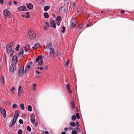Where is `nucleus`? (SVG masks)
I'll return each mask as SVG.
<instances>
[{"label": "nucleus", "instance_id": "1", "mask_svg": "<svg viewBox=\"0 0 134 134\" xmlns=\"http://www.w3.org/2000/svg\"><path fill=\"white\" fill-rule=\"evenodd\" d=\"M19 113V110H16L12 121H11L10 122V124L9 125V127H11L13 125L15 124L17 119L18 117Z\"/></svg>", "mask_w": 134, "mask_h": 134}, {"label": "nucleus", "instance_id": "2", "mask_svg": "<svg viewBox=\"0 0 134 134\" xmlns=\"http://www.w3.org/2000/svg\"><path fill=\"white\" fill-rule=\"evenodd\" d=\"M6 52L10 56H12L14 53V51L12 50V47L9 44H8L7 46Z\"/></svg>", "mask_w": 134, "mask_h": 134}, {"label": "nucleus", "instance_id": "3", "mask_svg": "<svg viewBox=\"0 0 134 134\" xmlns=\"http://www.w3.org/2000/svg\"><path fill=\"white\" fill-rule=\"evenodd\" d=\"M42 58V55H40L38 56L36 59V63H37V64L38 66L41 65L43 64Z\"/></svg>", "mask_w": 134, "mask_h": 134}, {"label": "nucleus", "instance_id": "4", "mask_svg": "<svg viewBox=\"0 0 134 134\" xmlns=\"http://www.w3.org/2000/svg\"><path fill=\"white\" fill-rule=\"evenodd\" d=\"M28 32L29 36L31 39H33L35 37L36 34L33 31L28 30Z\"/></svg>", "mask_w": 134, "mask_h": 134}, {"label": "nucleus", "instance_id": "5", "mask_svg": "<svg viewBox=\"0 0 134 134\" xmlns=\"http://www.w3.org/2000/svg\"><path fill=\"white\" fill-rule=\"evenodd\" d=\"M17 60V58L16 56L14 55L12 58L13 63L12 65V67H15L18 66L16 64Z\"/></svg>", "mask_w": 134, "mask_h": 134}, {"label": "nucleus", "instance_id": "6", "mask_svg": "<svg viewBox=\"0 0 134 134\" xmlns=\"http://www.w3.org/2000/svg\"><path fill=\"white\" fill-rule=\"evenodd\" d=\"M26 68L24 70V68H20L18 70V75L19 76H22L24 74V71H25Z\"/></svg>", "mask_w": 134, "mask_h": 134}, {"label": "nucleus", "instance_id": "7", "mask_svg": "<svg viewBox=\"0 0 134 134\" xmlns=\"http://www.w3.org/2000/svg\"><path fill=\"white\" fill-rule=\"evenodd\" d=\"M3 14L4 16H10L11 15L10 12L7 9H5L3 11Z\"/></svg>", "mask_w": 134, "mask_h": 134}, {"label": "nucleus", "instance_id": "8", "mask_svg": "<svg viewBox=\"0 0 134 134\" xmlns=\"http://www.w3.org/2000/svg\"><path fill=\"white\" fill-rule=\"evenodd\" d=\"M54 53V48H52L50 50L49 53L48 54V56L52 57L53 56Z\"/></svg>", "mask_w": 134, "mask_h": 134}, {"label": "nucleus", "instance_id": "9", "mask_svg": "<svg viewBox=\"0 0 134 134\" xmlns=\"http://www.w3.org/2000/svg\"><path fill=\"white\" fill-rule=\"evenodd\" d=\"M0 110L1 113L4 118L6 117V111L5 109L3 108L0 107Z\"/></svg>", "mask_w": 134, "mask_h": 134}, {"label": "nucleus", "instance_id": "10", "mask_svg": "<svg viewBox=\"0 0 134 134\" xmlns=\"http://www.w3.org/2000/svg\"><path fill=\"white\" fill-rule=\"evenodd\" d=\"M18 94L20 95L22 93L23 90V88L20 85L18 88Z\"/></svg>", "mask_w": 134, "mask_h": 134}, {"label": "nucleus", "instance_id": "11", "mask_svg": "<svg viewBox=\"0 0 134 134\" xmlns=\"http://www.w3.org/2000/svg\"><path fill=\"white\" fill-rule=\"evenodd\" d=\"M18 10L19 11H25L26 10V8L25 6H21L19 7L18 8Z\"/></svg>", "mask_w": 134, "mask_h": 134}, {"label": "nucleus", "instance_id": "12", "mask_svg": "<svg viewBox=\"0 0 134 134\" xmlns=\"http://www.w3.org/2000/svg\"><path fill=\"white\" fill-rule=\"evenodd\" d=\"M50 25L51 27H53L54 28H56V25L54 20H52L51 21Z\"/></svg>", "mask_w": 134, "mask_h": 134}, {"label": "nucleus", "instance_id": "13", "mask_svg": "<svg viewBox=\"0 0 134 134\" xmlns=\"http://www.w3.org/2000/svg\"><path fill=\"white\" fill-rule=\"evenodd\" d=\"M31 121L32 123H34L35 122V116L34 114H32L30 116Z\"/></svg>", "mask_w": 134, "mask_h": 134}, {"label": "nucleus", "instance_id": "14", "mask_svg": "<svg viewBox=\"0 0 134 134\" xmlns=\"http://www.w3.org/2000/svg\"><path fill=\"white\" fill-rule=\"evenodd\" d=\"M70 86L69 85V84H68L66 86V89L67 91L70 93H71L72 92V91L70 89Z\"/></svg>", "mask_w": 134, "mask_h": 134}, {"label": "nucleus", "instance_id": "15", "mask_svg": "<svg viewBox=\"0 0 134 134\" xmlns=\"http://www.w3.org/2000/svg\"><path fill=\"white\" fill-rule=\"evenodd\" d=\"M40 44L39 43H37L35 44L33 47V48L34 49H35L38 48L40 46Z\"/></svg>", "mask_w": 134, "mask_h": 134}, {"label": "nucleus", "instance_id": "16", "mask_svg": "<svg viewBox=\"0 0 134 134\" xmlns=\"http://www.w3.org/2000/svg\"><path fill=\"white\" fill-rule=\"evenodd\" d=\"M76 22L75 21H74L71 24L70 26V28H71L72 29L73 28H74L75 26L76 25Z\"/></svg>", "mask_w": 134, "mask_h": 134}, {"label": "nucleus", "instance_id": "17", "mask_svg": "<svg viewBox=\"0 0 134 134\" xmlns=\"http://www.w3.org/2000/svg\"><path fill=\"white\" fill-rule=\"evenodd\" d=\"M26 47L25 49V51H27L30 49V46L28 44H26L25 46Z\"/></svg>", "mask_w": 134, "mask_h": 134}, {"label": "nucleus", "instance_id": "18", "mask_svg": "<svg viewBox=\"0 0 134 134\" xmlns=\"http://www.w3.org/2000/svg\"><path fill=\"white\" fill-rule=\"evenodd\" d=\"M52 45L51 43H48L46 47L48 49H51L53 48H52Z\"/></svg>", "mask_w": 134, "mask_h": 134}, {"label": "nucleus", "instance_id": "19", "mask_svg": "<svg viewBox=\"0 0 134 134\" xmlns=\"http://www.w3.org/2000/svg\"><path fill=\"white\" fill-rule=\"evenodd\" d=\"M27 7L29 9H31L33 8V5L32 4L30 3L27 5Z\"/></svg>", "mask_w": 134, "mask_h": 134}, {"label": "nucleus", "instance_id": "20", "mask_svg": "<svg viewBox=\"0 0 134 134\" xmlns=\"http://www.w3.org/2000/svg\"><path fill=\"white\" fill-rule=\"evenodd\" d=\"M71 108L72 109H74L75 108V104L74 101H72L71 103Z\"/></svg>", "mask_w": 134, "mask_h": 134}, {"label": "nucleus", "instance_id": "21", "mask_svg": "<svg viewBox=\"0 0 134 134\" xmlns=\"http://www.w3.org/2000/svg\"><path fill=\"white\" fill-rule=\"evenodd\" d=\"M24 53L23 49V48H21L20 50V53L19 54V55H22Z\"/></svg>", "mask_w": 134, "mask_h": 134}, {"label": "nucleus", "instance_id": "22", "mask_svg": "<svg viewBox=\"0 0 134 134\" xmlns=\"http://www.w3.org/2000/svg\"><path fill=\"white\" fill-rule=\"evenodd\" d=\"M65 27L64 26H63L61 30V31L62 33H64L65 32Z\"/></svg>", "mask_w": 134, "mask_h": 134}, {"label": "nucleus", "instance_id": "23", "mask_svg": "<svg viewBox=\"0 0 134 134\" xmlns=\"http://www.w3.org/2000/svg\"><path fill=\"white\" fill-rule=\"evenodd\" d=\"M44 17L46 18H48L49 17L48 14L47 12H45L43 14Z\"/></svg>", "mask_w": 134, "mask_h": 134}, {"label": "nucleus", "instance_id": "24", "mask_svg": "<svg viewBox=\"0 0 134 134\" xmlns=\"http://www.w3.org/2000/svg\"><path fill=\"white\" fill-rule=\"evenodd\" d=\"M32 64V62H29L27 64L26 67H31Z\"/></svg>", "mask_w": 134, "mask_h": 134}, {"label": "nucleus", "instance_id": "25", "mask_svg": "<svg viewBox=\"0 0 134 134\" xmlns=\"http://www.w3.org/2000/svg\"><path fill=\"white\" fill-rule=\"evenodd\" d=\"M49 8V7L48 6H44V11H47Z\"/></svg>", "mask_w": 134, "mask_h": 134}, {"label": "nucleus", "instance_id": "26", "mask_svg": "<svg viewBox=\"0 0 134 134\" xmlns=\"http://www.w3.org/2000/svg\"><path fill=\"white\" fill-rule=\"evenodd\" d=\"M70 125L73 127H75L76 125V124L74 122H71L70 123Z\"/></svg>", "mask_w": 134, "mask_h": 134}, {"label": "nucleus", "instance_id": "27", "mask_svg": "<svg viewBox=\"0 0 134 134\" xmlns=\"http://www.w3.org/2000/svg\"><path fill=\"white\" fill-rule=\"evenodd\" d=\"M20 107L21 109L23 110H24L25 109L24 105L23 104H21L20 105Z\"/></svg>", "mask_w": 134, "mask_h": 134}, {"label": "nucleus", "instance_id": "28", "mask_svg": "<svg viewBox=\"0 0 134 134\" xmlns=\"http://www.w3.org/2000/svg\"><path fill=\"white\" fill-rule=\"evenodd\" d=\"M27 110L29 111H32V107L31 105H29L27 107Z\"/></svg>", "mask_w": 134, "mask_h": 134}, {"label": "nucleus", "instance_id": "29", "mask_svg": "<svg viewBox=\"0 0 134 134\" xmlns=\"http://www.w3.org/2000/svg\"><path fill=\"white\" fill-rule=\"evenodd\" d=\"M56 21H61V17L60 16H58L56 18Z\"/></svg>", "mask_w": 134, "mask_h": 134}, {"label": "nucleus", "instance_id": "30", "mask_svg": "<svg viewBox=\"0 0 134 134\" xmlns=\"http://www.w3.org/2000/svg\"><path fill=\"white\" fill-rule=\"evenodd\" d=\"M74 131H76L77 132H79L80 131V130L79 127H76L74 129Z\"/></svg>", "mask_w": 134, "mask_h": 134}, {"label": "nucleus", "instance_id": "31", "mask_svg": "<svg viewBox=\"0 0 134 134\" xmlns=\"http://www.w3.org/2000/svg\"><path fill=\"white\" fill-rule=\"evenodd\" d=\"M0 80L2 83H4L5 82L4 78L3 77H1Z\"/></svg>", "mask_w": 134, "mask_h": 134}, {"label": "nucleus", "instance_id": "32", "mask_svg": "<svg viewBox=\"0 0 134 134\" xmlns=\"http://www.w3.org/2000/svg\"><path fill=\"white\" fill-rule=\"evenodd\" d=\"M10 71L12 72H13L14 71H15L16 69V68H15L14 69V68H10Z\"/></svg>", "mask_w": 134, "mask_h": 134}, {"label": "nucleus", "instance_id": "33", "mask_svg": "<svg viewBox=\"0 0 134 134\" xmlns=\"http://www.w3.org/2000/svg\"><path fill=\"white\" fill-rule=\"evenodd\" d=\"M76 118V117L75 115H74L72 116L71 117V119L72 121H74Z\"/></svg>", "mask_w": 134, "mask_h": 134}, {"label": "nucleus", "instance_id": "34", "mask_svg": "<svg viewBox=\"0 0 134 134\" xmlns=\"http://www.w3.org/2000/svg\"><path fill=\"white\" fill-rule=\"evenodd\" d=\"M36 85L35 84H33L32 89L33 91L35 90L36 89Z\"/></svg>", "mask_w": 134, "mask_h": 134}, {"label": "nucleus", "instance_id": "35", "mask_svg": "<svg viewBox=\"0 0 134 134\" xmlns=\"http://www.w3.org/2000/svg\"><path fill=\"white\" fill-rule=\"evenodd\" d=\"M27 129L29 132H30L31 131V129L29 126H27Z\"/></svg>", "mask_w": 134, "mask_h": 134}, {"label": "nucleus", "instance_id": "36", "mask_svg": "<svg viewBox=\"0 0 134 134\" xmlns=\"http://www.w3.org/2000/svg\"><path fill=\"white\" fill-rule=\"evenodd\" d=\"M76 115L77 118L78 119H79L80 118L79 114V113H77L76 114Z\"/></svg>", "mask_w": 134, "mask_h": 134}, {"label": "nucleus", "instance_id": "37", "mask_svg": "<svg viewBox=\"0 0 134 134\" xmlns=\"http://www.w3.org/2000/svg\"><path fill=\"white\" fill-rule=\"evenodd\" d=\"M22 132L21 129H19L18 131V134H22Z\"/></svg>", "mask_w": 134, "mask_h": 134}, {"label": "nucleus", "instance_id": "38", "mask_svg": "<svg viewBox=\"0 0 134 134\" xmlns=\"http://www.w3.org/2000/svg\"><path fill=\"white\" fill-rule=\"evenodd\" d=\"M83 10L82 8H80L78 9L77 11L78 12H80L82 11Z\"/></svg>", "mask_w": 134, "mask_h": 134}, {"label": "nucleus", "instance_id": "39", "mask_svg": "<svg viewBox=\"0 0 134 134\" xmlns=\"http://www.w3.org/2000/svg\"><path fill=\"white\" fill-rule=\"evenodd\" d=\"M20 47L19 45V44H18L17 45L16 47L15 48V49L17 51H18L19 50V48Z\"/></svg>", "mask_w": 134, "mask_h": 134}, {"label": "nucleus", "instance_id": "40", "mask_svg": "<svg viewBox=\"0 0 134 134\" xmlns=\"http://www.w3.org/2000/svg\"><path fill=\"white\" fill-rule=\"evenodd\" d=\"M15 90V88L14 87H13L12 88L10 89V90L13 93H14V91Z\"/></svg>", "mask_w": 134, "mask_h": 134}, {"label": "nucleus", "instance_id": "41", "mask_svg": "<svg viewBox=\"0 0 134 134\" xmlns=\"http://www.w3.org/2000/svg\"><path fill=\"white\" fill-rule=\"evenodd\" d=\"M29 12H27L26 13V15H27V16H26V18H28L30 17V15H29Z\"/></svg>", "mask_w": 134, "mask_h": 134}, {"label": "nucleus", "instance_id": "42", "mask_svg": "<svg viewBox=\"0 0 134 134\" xmlns=\"http://www.w3.org/2000/svg\"><path fill=\"white\" fill-rule=\"evenodd\" d=\"M19 123L21 124H22L23 123V120H22L21 119H20L19 120Z\"/></svg>", "mask_w": 134, "mask_h": 134}, {"label": "nucleus", "instance_id": "43", "mask_svg": "<svg viewBox=\"0 0 134 134\" xmlns=\"http://www.w3.org/2000/svg\"><path fill=\"white\" fill-rule=\"evenodd\" d=\"M61 22V21H56V24L58 26H59Z\"/></svg>", "mask_w": 134, "mask_h": 134}, {"label": "nucleus", "instance_id": "44", "mask_svg": "<svg viewBox=\"0 0 134 134\" xmlns=\"http://www.w3.org/2000/svg\"><path fill=\"white\" fill-rule=\"evenodd\" d=\"M12 4V2L11 1H10L8 2L9 5L10 6Z\"/></svg>", "mask_w": 134, "mask_h": 134}, {"label": "nucleus", "instance_id": "45", "mask_svg": "<svg viewBox=\"0 0 134 134\" xmlns=\"http://www.w3.org/2000/svg\"><path fill=\"white\" fill-rule=\"evenodd\" d=\"M77 133V132L76 131H72V134H76Z\"/></svg>", "mask_w": 134, "mask_h": 134}, {"label": "nucleus", "instance_id": "46", "mask_svg": "<svg viewBox=\"0 0 134 134\" xmlns=\"http://www.w3.org/2000/svg\"><path fill=\"white\" fill-rule=\"evenodd\" d=\"M17 106V105L15 104H14L13 105V107L14 108H15Z\"/></svg>", "mask_w": 134, "mask_h": 134}, {"label": "nucleus", "instance_id": "47", "mask_svg": "<svg viewBox=\"0 0 134 134\" xmlns=\"http://www.w3.org/2000/svg\"><path fill=\"white\" fill-rule=\"evenodd\" d=\"M72 4H73V5H72V8H75L76 5L75 4L74 2Z\"/></svg>", "mask_w": 134, "mask_h": 134}, {"label": "nucleus", "instance_id": "48", "mask_svg": "<svg viewBox=\"0 0 134 134\" xmlns=\"http://www.w3.org/2000/svg\"><path fill=\"white\" fill-rule=\"evenodd\" d=\"M69 63V61L68 60V59L67 60L66 63H65V64L67 65H68Z\"/></svg>", "mask_w": 134, "mask_h": 134}, {"label": "nucleus", "instance_id": "49", "mask_svg": "<svg viewBox=\"0 0 134 134\" xmlns=\"http://www.w3.org/2000/svg\"><path fill=\"white\" fill-rule=\"evenodd\" d=\"M49 134V132L47 131H46L44 132V134Z\"/></svg>", "mask_w": 134, "mask_h": 134}, {"label": "nucleus", "instance_id": "50", "mask_svg": "<svg viewBox=\"0 0 134 134\" xmlns=\"http://www.w3.org/2000/svg\"><path fill=\"white\" fill-rule=\"evenodd\" d=\"M83 25H80L79 26V29H80L83 27Z\"/></svg>", "mask_w": 134, "mask_h": 134}, {"label": "nucleus", "instance_id": "51", "mask_svg": "<svg viewBox=\"0 0 134 134\" xmlns=\"http://www.w3.org/2000/svg\"><path fill=\"white\" fill-rule=\"evenodd\" d=\"M37 69H40V70H42L43 69V68H37Z\"/></svg>", "mask_w": 134, "mask_h": 134}, {"label": "nucleus", "instance_id": "52", "mask_svg": "<svg viewBox=\"0 0 134 134\" xmlns=\"http://www.w3.org/2000/svg\"><path fill=\"white\" fill-rule=\"evenodd\" d=\"M120 13L122 14H123L125 13V11L124 10H122L120 12Z\"/></svg>", "mask_w": 134, "mask_h": 134}, {"label": "nucleus", "instance_id": "53", "mask_svg": "<svg viewBox=\"0 0 134 134\" xmlns=\"http://www.w3.org/2000/svg\"><path fill=\"white\" fill-rule=\"evenodd\" d=\"M3 0H0V3L1 4H3Z\"/></svg>", "mask_w": 134, "mask_h": 134}, {"label": "nucleus", "instance_id": "54", "mask_svg": "<svg viewBox=\"0 0 134 134\" xmlns=\"http://www.w3.org/2000/svg\"><path fill=\"white\" fill-rule=\"evenodd\" d=\"M76 126H77L78 127H79V124L78 123V122H76Z\"/></svg>", "mask_w": 134, "mask_h": 134}, {"label": "nucleus", "instance_id": "55", "mask_svg": "<svg viewBox=\"0 0 134 134\" xmlns=\"http://www.w3.org/2000/svg\"><path fill=\"white\" fill-rule=\"evenodd\" d=\"M36 72L38 74H39V73L40 72H39L38 70H36Z\"/></svg>", "mask_w": 134, "mask_h": 134}, {"label": "nucleus", "instance_id": "56", "mask_svg": "<svg viewBox=\"0 0 134 134\" xmlns=\"http://www.w3.org/2000/svg\"><path fill=\"white\" fill-rule=\"evenodd\" d=\"M68 129L67 128H65L64 129V130L65 131H67L68 130Z\"/></svg>", "mask_w": 134, "mask_h": 134}, {"label": "nucleus", "instance_id": "57", "mask_svg": "<svg viewBox=\"0 0 134 134\" xmlns=\"http://www.w3.org/2000/svg\"><path fill=\"white\" fill-rule=\"evenodd\" d=\"M13 3L15 5H16L17 4V3L16 1H14Z\"/></svg>", "mask_w": 134, "mask_h": 134}, {"label": "nucleus", "instance_id": "58", "mask_svg": "<svg viewBox=\"0 0 134 134\" xmlns=\"http://www.w3.org/2000/svg\"><path fill=\"white\" fill-rule=\"evenodd\" d=\"M48 26H44V29H47L48 27Z\"/></svg>", "mask_w": 134, "mask_h": 134}, {"label": "nucleus", "instance_id": "59", "mask_svg": "<svg viewBox=\"0 0 134 134\" xmlns=\"http://www.w3.org/2000/svg\"><path fill=\"white\" fill-rule=\"evenodd\" d=\"M21 16L22 17H24V18L26 17V16H25L24 14L22 15Z\"/></svg>", "mask_w": 134, "mask_h": 134}, {"label": "nucleus", "instance_id": "60", "mask_svg": "<svg viewBox=\"0 0 134 134\" xmlns=\"http://www.w3.org/2000/svg\"><path fill=\"white\" fill-rule=\"evenodd\" d=\"M46 24L47 25V26H49V24L48 23V22H46Z\"/></svg>", "mask_w": 134, "mask_h": 134}, {"label": "nucleus", "instance_id": "61", "mask_svg": "<svg viewBox=\"0 0 134 134\" xmlns=\"http://www.w3.org/2000/svg\"><path fill=\"white\" fill-rule=\"evenodd\" d=\"M61 134H66V133L64 132H62Z\"/></svg>", "mask_w": 134, "mask_h": 134}, {"label": "nucleus", "instance_id": "62", "mask_svg": "<svg viewBox=\"0 0 134 134\" xmlns=\"http://www.w3.org/2000/svg\"><path fill=\"white\" fill-rule=\"evenodd\" d=\"M89 26V25L88 24H86V26L87 27H88Z\"/></svg>", "mask_w": 134, "mask_h": 134}, {"label": "nucleus", "instance_id": "63", "mask_svg": "<svg viewBox=\"0 0 134 134\" xmlns=\"http://www.w3.org/2000/svg\"><path fill=\"white\" fill-rule=\"evenodd\" d=\"M104 13V12H102V11L101 12V13Z\"/></svg>", "mask_w": 134, "mask_h": 134}, {"label": "nucleus", "instance_id": "64", "mask_svg": "<svg viewBox=\"0 0 134 134\" xmlns=\"http://www.w3.org/2000/svg\"><path fill=\"white\" fill-rule=\"evenodd\" d=\"M29 68V69L30 68H29H29Z\"/></svg>", "mask_w": 134, "mask_h": 134}]
</instances>
